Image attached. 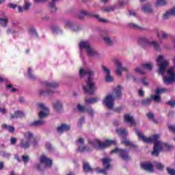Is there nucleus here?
<instances>
[{
    "instance_id": "a211bd4d",
    "label": "nucleus",
    "mask_w": 175,
    "mask_h": 175,
    "mask_svg": "<svg viewBox=\"0 0 175 175\" xmlns=\"http://www.w3.org/2000/svg\"><path fill=\"white\" fill-rule=\"evenodd\" d=\"M69 131H70V125L67 124H62L57 127V132L59 135H62L64 132H69Z\"/></svg>"
},
{
    "instance_id": "338daca9",
    "label": "nucleus",
    "mask_w": 175,
    "mask_h": 175,
    "mask_svg": "<svg viewBox=\"0 0 175 175\" xmlns=\"http://www.w3.org/2000/svg\"><path fill=\"white\" fill-rule=\"evenodd\" d=\"M103 70L105 72L106 75H110V70L107 67L103 66Z\"/></svg>"
},
{
    "instance_id": "c03bdc74",
    "label": "nucleus",
    "mask_w": 175,
    "mask_h": 175,
    "mask_svg": "<svg viewBox=\"0 0 175 175\" xmlns=\"http://www.w3.org/2000/svg\"><path fill=\"white\" fill-rule=\"evenodd\" d=\"M85 113H88V114L90 115L91 117H94V115L95 114L94 109H92V107H86V111Z\"/></svg>"
},
{
    "instance_id": "a19ab883",
    "label": "nucleus",
    "mask_w": 175,
    "mask_h": 175,
    "mask_svg": "<svg viewBox=\"0 0 175 175\" xmlns=\"http://www.w3.org/2000/svg\"><path fill=\"white\" fill-rule=\"evenodd\" d=\"M64 24L65 27H66V28H69L70 29H72V28L75 25V23L71 21H66Z\"/></svg>"
},
{
    "instance_id": "ea45409f",
    "label": "nucleus",
    "mask_w": 175,
    "mask_h": 175,
    "mask_svg": "<svg viewBox=\"0 0 175 175\" xmlns=\"http://www.w3.org/2000/svg\"><path fill=\"white\" fill-rule=\"evenodd\" d=\"M153 66L151 63H145L142 64V69H148L152 70Z\"/></svg>"
},
{
    "instance_id": "5701e85b",
    "label": "nucleus",
    "mask_w": 175,
    "mask_h": 175,
    "mask_svg": "<svg viewBox=\"0 0 175 175\" xmlns=\"http://www.w3.org/2000/svg\"><path fill=\"white\" fill-rule=\"evenodd\" d=\"M148 47H153L156 51H161V45H159V42L157 40L150 41Z\"/></svg>"
},
{
    "instance_id": "ddd939ff",
    "label": "nucleus",
    "mask_w": 175,
    "mask_h": 175,
    "mask_svg": "<svg viewBox=\"0 0 175 175\" xmlns=\"http://www.w3.org/2000/svg\"><path fill=\"white\" fill-rule=\"evenodd\" d=\"M122 88L120 85L115 88L113 90L112 94H111V96L114 99H122Z\"/></svg>"
},
{
    "instance_id": "6e6d98bb",
    "label": "nucleus",
    "mask_w": 175,
    "mask_h": 175,
    "mask_svg": "<svg viewBox=\"0 0 175 175\" xmlns=\"http://www.w3.org/2000/svg\"><path fill=\"white\" fill-rule=\"evenodd\" d=\"M157 3L158 6H165L167 5V1L166 0H157Z\"/></svg>"
},
{
    "instance_id": "603ef678",
    "label": "nucleus",
    "mask_w": 175,
    "mask_h": 175,
    "mask_svg": "<svg viewBox=\"0 0 175 175\" xmlns=\"http://www.w3.org/2000/svg\"><path fill=\"white\" fill-rule=\"evenodd\" d=\"M52 31L53 33H59V32H61V29H59V27L57 25H53L52 27Z\"/></svg>"
},
{
    "instance_id": "7c9ffc66",
    "label": "nucleus",
    "mask_w": 175,
    "mask_h": 175,
    "mask_svg": "<svg viewBox=\"0 0 175 175\" xmlns=\"http://www.w3.org/2000/svg\"><path fill=\"white\" fill-rule=\"evenodd\" d=\"M122 144H124L125 146H131V147H133V148H136V145L133 144L131 141H129L128 139L126 138H124L122 142H121Z\"/></svg>"
},
{
    "instance_id": "4be33fe9",
    "label": "nucleus",
    "mask_w": 175,
    "mask_h": 175,
    "mask_svg": "<svg viewBox=\"0 0 175 175\" xmlns=\"http://www.w3.org/2000/svg\"><path fill=\"white\" fill-rule=\"evenodd\" d=\"M124 122H126L127 124H131V125H136V122L135 121L133 116H131L129 114L124 115Z\"/></svg>"
},
{
    "instance_id": "2f4dec72",
    "label": "nucleus",
    "mask_w": 175,
    "mask_h": 175,
    "mask_svg": "<svg viewBox=\"0 0 175 175\" xmlns=\"http://www.w3.org/2000/svg\"><path fill=\"white\" fill-rule=\"evenodd\" d=\"M44 124V121L42 119L34 121L30 124L31 126H40Z\"/></svg>"
},
{
    "instance_id": "1a4fd4ad",
    "label": "nucleus",
    "mask_w": 175,
    "mask_h": 175,
    "mask_svg": "<svg viewBox=\"0 0 175 175\" xmlns=\"http://www.w3.org/2000/svg\"><path fill=\"white\" fill-rule=\"evenodd\" d=\"M111 154H118L119 158H121L123 161H129L131 160V156L128 155V150L125 149H121L116 148L111 150Z\"/></svg>"
},
{
    "instance_id": "3c124183",
    "label": "nucleus",
    "mask_w": 175,
    "mask_h": 175,
    "mask_svg": "<svg viewBox=\"0 0 175 175\" xmlns=\"http://www.w3.org/2000/svg\"><path fill=\"white\" fill-rule=\"evenodd\" d=\"M77 109L79 110V111H80L81 113H85L86 110H87V107H83L81 105L79 104L77 105Z\"/></svg>"
},
{
    "instance_id": "cd10ccee",
    "label": "nucleus",
    "mask_w": 175,
    "mask_h": 175,
    "mask_svg": "<svg viewBox=\"0 0 175 175\" xmlns=\"http://www.w3.org/2000/svg\"><path fill=\"white\" fill-rule=\"evenodd\" d=\"M52 2L49 4V8L52 12H57V7L55 6V3L58 2L59 0H51Z\"/></svg>"
},
{
    "instance_id": "09e8293b",
    "label": "nucleus",
    "mask_w": 175,
    "mask_h": 175,
    "mask_svg": "<svg viewBox=\"0 0 175 175\" xmlns=\"http://www.w3.org/2000/svg\"><path fill=\"white\" fill-rule=\"evenodd\" d=\"M81 26L80 25H77L75 23L72 26L71 31H73V32H79V31H81Z\"/></svg>"
},
{
    "instance_id": "dca6fc26",
    "label": "nucleus",
    "mask_w": 175,
    "mask_h": 175,
    "mask_svg": "<svg viewBox=\"0 0 175 175\" xmlns=\"http://www.w3.org/2000/svg\"><path fill=\"white\" fill-rule=\"evenodd\" d=\"M86 54L89 58H93V57L100 58V54H99L98 51L92 46L86 51Z\"/></svg>"
},
{
    "instance_id": "c85d7f7f",
    "label": "nucleus",
    "mask_w": 175,
    "mask_h": 175,
    "mask_svg": "<svg viewBox=\"0 0 175 175\" xmlns=\"http://www.w3.org/2000/svg\"><path fill=\"white\" fill-rule=\"evenodd\" d=\"M103 166H105V169H110V162H111V159L104 158L102 159Z\"/></svg>"
},
{
    "instance_id": "6ab92c4d",
    "label": "nucleus",
    "mask_w": 175,
    "mask_h": 175,
    "mask_svg": "<svg viewBox=\"0 0 175 175\" xmlns=\"http://www.w3.org/2000/svg\"><path fill=\"white\" fill-rule=\"evenodd\" d=\"M19 147L23 150H28L31 147V142L24 138L20 140Z\"/></svg>"
},
{
    "instance_id": "9d476101",
    "label": "nucleus",
    "mask_w": 175,
    "mask_h": 175,
    "mask_svg": "<svg viewBox=\"0 0 175 175\" xmlns=\"http://www.w3.org/2000/svg\"><path fill=\"white\" fill-rule=\"evenodd\" d=\"M77 143H78L77 151L79 152H91L92 151V148L84 145V138H79Z\"/></svg>"
},
{
    "instance_id": "c9c22d12",
    "label": "nucleus",
    "mask_w": 175,
    "mask_h": 175,
    "mask_svg": "<svg viewBox=\"0 0 175 175\" xmlns=\"http://www.w3.org/2000/svg\"><path fill=\"white\" fill-rule=\"evenodd\" d=\"M165 92H169V90L166 88H157L155 90V93L159 95V96H161V94H165Z\"/></svg>"
},
{
    "instance_id": "4468645a",
    "label": "nucleus",
    "mask_w": 175,
    "mask_h": 175,
    "mask_svg": "<svg viewBox=\"0 0 175 175\" xmlns=\"http://www.w3.org/2000/svg\"><path fill=\"white\" fill-rule=\"evenodd\" d=\"M38 106L40 107V109H42L43 111H40L39 114H38V117L40 120H42V118H46V117H47V116H49V107H45L44 104L43 103H40L38 104Z\"/></svg>"
},
{
    "instance_id": "bb28decb",
    "label": "nucleus",
    "mask_w": 175,
    "mask_h": 175,
    "mask_svg": "<svg viewBox=\"0 0 175 175\" xmlns=\"http://www.w3.org/2000/svg\"><path fill=\"white\" fill-rule=\"evenodd\" d=\"M128 26L130 28H132L133 29H136L137 31H144L146 30V28L142 27L139 26V25L135 24V23H129Z\"/></svg>"
},
{
    "instance_id": "f704fd0d",
    "label": "nucleus",
    "mask_w": 175,
    "mask_h": 175,
    "mask_svg": "<svg viewBox=\"0 0 175 175\" xmlns=\"http://www.w3.org/2000/svg\"><path fill=\"white\" fill-rule=\"evenodd\" d=\"M142 10L145 13H152V8H151V5H144L142 6Z\"/></svg>"
},
{
    "instance_id": "b1692460",
    "label": "nucleus",
    "mask_w": 175,
    "mask_h": 175,
    "mask_svg": "<svg viewBox=\"0 0 175 175\" xmlns=\"http://www.w3.org/2000/svg\"><path fill=\"white\" fill-rule=\"evenodd\" d=\"M80 50H85L86 51L92 46L90 42L85 41H81L79 44Z\"/></svg>"
},
{
    "instance_id": "8fccbe9b",
    "label": "nucleus",
    "mask_w": 175,
    "mask_h": 175,
    "mask_svg": "<svg viewBox=\"0 0 175 175\" xmlns=\"http://www.w3.org/2000/svg\"><path fill=\"white\" fill-rule=\"evenodd\" d=\"M108 169H106V167H105L103 169L99 170L98 168H96L95 172H97V173H101L102 174L106 175L107 174V170Z\"/></svg>"
},
{
    "instance_id": "13d9d810",
    "label": "nucleus",
    "mask_w": 175,
    "mask_h": 175,
    "mask_svg": "<svg viewBox=\"0 0 175 175\" xmlns=\"http://www.w3.org/2000/svg\"><path fill=\"white\" fill-rule=\"evenodd\" d=\"M1 157L3 158H7V159H9L10 158V153L6 152V151H2L1 153Z\"/></svg>"
},
{
    "instance_id": "c756f323",
    "label": "nucleus",
    "mask_w": 175,
    "mask_h": 175,
    "mask_svg": "<svg viewBox=\"0 0 175 175\" xmlns=\"http://www.w3.org/2000/svg\"><path fill=\"white\" fill-rule=\"evenodd\" d=\"M23 136L25 138V140H29V142H31V140L33 139V134L31 131H27L24 133Z\"/></svg>"
},
{
    "instance_id": "2eb2a0df",
    "label": "nucleus",
    "mask_w": 175,
    "mask_h": 175,
    "mask_svg": "<svg viewBox=\"0 0 175 175\" xmlns=\"http://www.w3.org/2000/svg\"><path fill=\"white\" fill-rule=\"evenodd\" d=\"M52 105L56 113H61L64 110V103L59 100H56Z\"/></svg>"
},
{
    "instance_id": "412c9836",
    "label": "nucleus",
    "mask_w": 175,
    "mask_h": 175,
    "mask_svg": "<svg viewBox=\"0 0 175 175\" xmlns=\"http://www.w3.org/2000/svg\"><path fill=\"white\" fill-rule=\"evenodd\" d=\"M141 167L146 172H150V173L154 172V168H152V164L151 163H141Z\"/></svg>"
},
{
    "instance_id": "052dcab7",
    "label": "nucleus",
    "mask_w": 175,
    "mask_h": 175,
    "mask_svg": "<svg viewBox=\"0 0 175 175\" xmlns=\"http://www.w3.org/2000/svg\"><path fill=\"white\" fill-rule=\"evenodd\" d=\"M160 33H161L163 39H167L169 36H170L169 33H166V31H161Z\"/></svg>"
},
{
    "instance_id": "39448f33",
    "label": "nucleus",
    "mask_w": 175,
    "mask_h": 175,
    "mask_svg": "<svg viewBox=\"0 0 175 175\" xmlns=\"http://www.w3.org/2000/svg\"><path fill=\"white\" fill-rule=\"evenodd\" d=\"M88 143L94 148H97V150H103L107 148V147L111 146V144H117V141L107 139L105 142H102L100 140L95 139L94 141L89 140Z\"/></svg>"
},
{
    "instance_id": "e2e57ef3",
    "label": "nucleus",
    "mask_w": 175,
    "mask_h": 175,
    "mask_svg": "<svg viewBox=\"0 0 175 175\" xmlns=\"http://www.w3.org/2000/svg\"><path fill=\"white\" fill-rule=\"evenodd\" d=\"M168 129L170 132L175 134V126L172 124H168Z\"/></svg>"
},
{
    "instance_id": "680f3d73",
    "label": "nucleus",
    "mask_w": 175,
    "mask_h": 175,
    "mask_svg": "<svg viewBox=\"0 0 175 175\" xmlns=\"http://www.w3.org/2000/svg\"><path fill=\"white\" fill-rule=\"evenodd\" d=\"M29 8H31V3L29 2H27L23 5V10H25V12H28V10H29Z\"/></svg>"
},
{
    "instance_id": "f257e3e1",
    "label": "nucleus",
    "mask_w": 175,
    "mask_h": 175,
    "mask_svg": "<svg viewBox=\"0 0 175 175\" xmlns=\"http://www.w3.org/2000/svg\"><path fill=\"white\" fill-rule=\"evenodd\" d=\"M135 133L137 135L139 139L142 140L144 143H154V146L153 147V151L152 152V155L154 157H158L159 152L163 150V148L166 147L167 148H169V145L159 140L161 138L159 134L154 135L152 137L147 138L146 136L143 135L138 129H135Z\"/></svg>"
},
{
    "instance_id": "69168bd1",
    "label": "nucleus",
    "mask_w": 175,
    "mask_h": 175,
    "mask_svg": "<svg viewBox=\"0 0 175 175\" xmlns=\"http://www.w3.org/2000/svg\"><path fill=\"white\" fill-rule=\"evenodd\" d=\"M45 147L47 150H49V151H53V146L51 145V144L46 143Z\"/></svg>"
},
{
    "instance_id": "4c0bfd02",
    "label": "nucleus",
    "mask_w": 175,
    "mask_h": 175,
    "mask_svg": "<svg viewBox=\"0 0 175 175\" xmlns=\"http://www.w3.org/2000/svg\"><path fill=\"white\" fill-rule=\"evenodd\" d=\"M151 99H152L156 103L161 102V96L159 94L151 95Z\"/></svg>"
},
{
    "instance_id": "6e6552de",
    "label": "nucleus",
    "mask_w": 175,
    "mask_h": 175,
    "mask_svg": "<svg viewBox=\"0 0 175 175\" xmlns=\"http://www.w3.org/2000/svg\"><path fill=\"white\" fill-rule=\"evenodd\" d=\"M163 82L166 85H170V84L175 83L174 68H170L167 70V75L163 77Z\"/></svg>"
},
{
    "instance_id": "f8f14e48",
    "label": "nucleus",
    "mask_w": 175,
    "mask_h": 175,
    "mask_svg": "<svg viewBox=\"0 0 175 175\" xmlns=\"http://www.w3.org/2000/svg\"><path fill=\"white\" fill-rule=\"evenodd\" d=\"M113 62L117 68V69L116 70V73L118 76H122V70L128 72V69L122 66V63L120 60L115 59Z\"/></svg>"
},
{
    "instance_id": "de8ad7c7",
    "label": "nucleus",
    "mask_w": 175,
    "mask_h": 175,
    "mask_svg": "<svg viewBox=\"0 0 175 175\" xmlns=\"http://www.w3.org/2000/svg\"><path fill=\"white\" fill-rule=\"evenodd\" d=\"M29 33L30 35H31V36H36V38H38V32L36 31V29H35V28L30 27Z\"/></svg>"
},
{
    "instance_id": "e433bc0d",
    "label": "nucleus",
    "mask_w": 175,
    "mask_h": 175,
    "mask_svg": "<svg viewBox=\"0 0 175 175\" xmlns=\"http://www.w3.org/2000/svg\"><path fill=\"white\" fill-rule=\"evenodd\" d=\"M151 102H152L151 98H148L142 100L141 101V105H142V106H150V105H151Z\"/></svg>"
},
{
    "instance_id": "a878e982",
    "label": "nucleus",
    "mask_w": 175,
    "mask_h": 175,
    "mask_svg": "<svg viewBox=\"0 0 175 175\" xmlns=\"http://www.w3.org/2000/svg\"><path fill=\"white\" fill-rule=\"evenodd\" d=\"M117 135L120 136H122V137H125V136H128V131L125 129H117L116 130Z\"/></svg>"
},
{
    "instance_id": "0eeeda50",
    "label": "nucleus",
    "mask_w": 175,
    "mask_h": 175,
    "mask_svg": "<svg viewBox=\"0 0 175 175\" xmlns=\"http://www.w3.org/2000/svg\"><path fill=\"white\" fill-rule=\"evenodd\" d=\"M84 16H88V17H93L94 18H96L98 21H99L100 23H103V24L109 23V21H107V19L100 18L99 15L85 10L81 11L80 14L78 15V18H79V20L84 21Z\"/></svg>"
},
{
    "instance_id": "49530a36",
    "label": "nucleus",
    "mask_w": 175,
    "mask_h": 175,
    "mask_svg": "<svg viewBox=\"0 0 175 175\" xmlns=\"http://www.w3.org/2000/svg\"><path fill=\"white\" fill-rule=\"evenodd\" d=\"M0 25L1 27H8V18H0Z\"/></svg>"
},
{
    "instance_id": "5fc2aeb1",
    "label": "nucleus",
    "mask_w": 175,
    "mask_h": 175,
    "mask_svg": "<svg viewBox=\"0 0 175 175\" xmlns=\"http://www.w3.org/2000/svg\"><path fill=\"white\" fill-rule=\"evenodd\" d=\"M155 167L157 168L158 170L162 171V170H163L165 165H163V164H162V163H156Z\"/></svg>"
},
{
    "instance_id": "58836bf2",
    "label": "nucleus",
    "mask_w": 175,
    "mask_h": 175,
    "mask_svg": "<svg viewBox=\"0 0 175 175\" xmlns=\"http://www.w3.org/2000/svg\"><path fill=\"white\" fill-rule=\"evenodd\" d=\"M27 75L29 77V79L31 80L35 81L36 80V76H35L33 73H32V68H29L28 72H27Z\"/></svg>"
},
{
    "instance_id": "20e7f679",
    "label": "nucleus",
    "mask_w": 175,
    "mask_h": 175,
    "mask_svg": "<svg viewBox=\"0 0 175 175\" xmlns=\"http://www.w3.org/2000/svg\"><path fill=\"white\" fill-rule=\"evenodd\" d=\"M52 165L53 160L43 154L40 157V163L35 164L34 167L38 170V172H43L46 167H51Z\"/></svg>"
},
{
    "instance_id": "393cba45",
    "label": "nucleus",
    "mask_w": 175,
    "mask_h": 175,
    "mask_svg": "<svg viewBox=\"0 0 175 175\" xmlns=\"http://www.w3.org/2000/svg\"><path fill=\"white\" fill-rule=\"evenodd\" d=\"M103 42L107 44V46H113L114 45V41L111 40V38L108 36H105L103 38Z\"/></svg>"
},
{
    "instance_id": "f03ea898",
    "label": "nucleus",
    "mask_w": 175,
    "mask_h": 175,
    "mask_svg": "<svg viewBox=\"0 0 175 175\" xmlns=\"http://www.w3.org/2000/svg\"><path fill=\"white\" fill-rule=\"evenodd\" d=\"M87 73L89 76L86 81V85L83 86V90L88 95H94L96 90V86H95V83H94V79H92V76L95 75V71L88 69Z\"/></svg>"
},
{
    "instance_id": "79ce46f5",
    "label": "nucleus",
    "mask_w": 175,
    "mask_h": 175,
    "mask_svg": "<svg viewBox=\"0 0 175 175\" xmlns=\"http://www.w3.org/2000/svg\"><path fill=\"white\" fill-rule=\"evenodd\" d=\"M105 81L107 83H113V81H114V77H113L110 74L106 75Z\"/></svg>"
},
{
    "instance_id": "774afa93",
    "label": "nucleus",
    "mask_w": 175,
    "mask_h": 175,
    "mask_svg": "<svg viewBox=\"0 0 175 175\" xmlns=\"http://www.w3.org/2000/svg\"><path fill=\"white\" fill-rule=\"evenodd\" d=\"M167 105L169 106H171V107H174L175 106V100H170L167 102Z\"/></svg>"
},
{
    "instance_id": "bf43d9fd",
    "label": "nucleus",
    "mask_w": 175,
    "mask_h": 175,
    "mask_svg": "<svg viewBox=\"0 0 175 175\" xmlns=\"http://www.w3.org/2000/svg\"><path fill=\"white\" fill-rule=\"evenodd\" d=\"M22 161L24 162L25 164L28 163V162L29 161V156L23 155L22 156Z\"/></svg>"
},
{
    "instance_id": "7ed1b4c3",
    "label": "nucleus",
    "mask_w": 175,
    "mask_h": 175,
    "mask_svg": "<svg viewBox=\"0 0 175 175\" xmlns=\"http://www.w3.org/2000/svg\"><path fill=\"white\" fill-rule=\"evenodd\" d=\"M44 85L46 87V90H40L39 94L40 95H49L53 96L55 94V88H58L59 87V83L58 82H49L45 81L44 82Z\"/></svg>"
},
{
    "instance_id": "f3484780",
    "label": "nucleus",
    "mask_w": 175,
    "mask_h": 175,
    "mask_svg": "<svg viewBox=\"0 0 175 175\" xmlns=\"http://www.w3.org/2000/svg\"><path fill=\"white\" fill-rule=\"evenodd\" d=\"M150 40L148 39V38L146 36H141L138 39V43L142 46V47H144L146 49V47H148L150 46Z\"/></svg>"
},
{
    "instance_id": "a18cd8bd",
    "label": "nucleus",
    "mask_w": 175,
    "mask_h": 175,
    "mask_svg": "<svg viewBox=\"0 0 175 175\" xmlns=\"http://www.w3.org/2000/svg\"><path fill=\"white\" fill-rule=\"evenodd\" d=\"M146 116H147L148 118H149V120H152V121H153V122L157 124V120H155V116H154V113H152V112H149L148 113H147Z\"/></svg>"
},
{
    "instance_id": "aec40b11",
    "label": "nucleus",
    "mask_w": 175,
    "mask_h": 175,
    "mask_svg": "<svg viewBox=\"0 0 175 175\" xmlns=\"http://www.w3.org/2000/svg\"><path fill=\"white\" fill-rule=\"evenodd\" d=\"M83 172H85V173H94V172H95L96 170L95 168L91 167V165L88 162H83Z\"/></svg>"
},
{
    "instance_id": "864d4df0",
    "label": "nucleus",
    "mask_w": 175,
    "mask_h": 175,
    "mask_svg": "<svg viewBox=\"0 0 175 175\" xmlns=\"http://www.w3.org/2000/svg\"><path fill=\"white\" fill-rule=\"evenodd\" d=\"M116 8L114 7H107L103 10L105 13H110V12H114Z\"/></svg>"
},
{
    "instance_id": "37998d69",
    "label": "nucleus",
    "mask_w": 175,
    "mask_h": 175,
    "mask_svg": "<svg viewBox=\"0 0 175 175\" xmlns=\"http://www.w3.org/2000/svg\"><path fill=\"white\" fill-rule=\"evenodd\" d=\"M172 16V14L170 13V11H167L163 16H162V20L163 21H165V20L169 19V17Z\"/></svg>"
},
{
    "instance_id": "473e14b6",
    "label": "nucleus",
    "mask_w": 175,
    "mask_h": 175,
    "mask_svg": "<svg viewBox=\"0 0 175 175\" xmlns=\"http://www.w3.org/2000/svg\"><path fill=\"white\" fill-rule=\"evenodd\" d=\"M99 100V98L96 97L94 98H89L85 100V103H88L89 105H93L94 103H96Z\"/></svg>"
},
{
    "instance_id": "0e129e2a",
    "label": "nucleus",
    "mask_w": 175,
    "mask_h": 175,
    "mask_svg": "<svg viewBox=\"0 0 175 175\" xmlns=\"http://www.w3.org/2000/svg\"><path fill=\"white\" fill-rule=\"evenodd\" d=\"M167 172L168 174L175 175V170L172 168L167 167Z\"/></svg>"
},
{
    "instance_id": "423d86ee",
    "label": "nucleus",
    "mask_w": 175,
    "mask_h": 175,
    "mask_svg": "<svg viewBox=\"0 0 175 175\" xmlns=\"http://www.w3.org/2000/svg\"><path fill=\"white\" fill-rule=\"evenodd\" d=\"M165 57L162 55H159L157 59V65L159 66L157 72L161 76H163L166 73V69L169 66V62L164 60Z\"/></svg>"
},
{
    "instance_id": "9b49d317",
    "label": "nucleus",
    "mask_w": 175,
    "mask_h": 175,
    "mask_svg": "<svg viewBox=\"0 0 175 175\" xmlns=\"http://www.w3.org/2000/svg\"><path fill=\"white\" fill-rule=\"evenodd\" d=\"M114 98H113V96H111V94H108L105 96V98L103 100V105L106 106L109 110H111L113 107H114Z\"/></svg>"
},
{
    "instance_id": "4d7b16f0",
    "label": "nucleus",
    "mask_w": 175,
    "mask_h": 175,
    "mask_svg": "<svg viewBox=\"0 0 175 175\" xmlns=\"http://www.w3.org/2000/svg\"><path fill=\"white\" fill-rule=\"evenodd\" d=\"M88 72H87V70H84V68H81L79 70V76L80 77H84V76H87Z\"/></svg>"
},
{
    "instance_id": "72a5a7b5",
    "label": "nucleus",
    "mask_w": 175,
    "mask_h": 175,
    "mask_svg": "<svg viewBox=\"0 0 175 175\" xmlns=\"http://www.w3.org/2000/svg\"><path fill=\"white\" fill-rule=\"evenodd\" d=\"M2 128H5V129H6V131H8V132H10V133H13L16 129L14 126L8 125L6 124H3Z\"/></svg>"
}]
</instances>
